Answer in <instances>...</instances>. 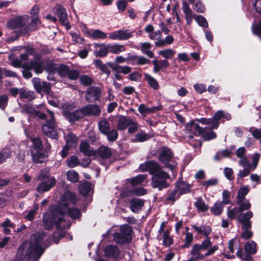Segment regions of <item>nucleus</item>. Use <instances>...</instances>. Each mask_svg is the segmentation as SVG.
<instances>
[{
  "mask_svg": "<svg viewBox=\"0 0 261 261\" xmlns=\"http://www.w3.org/2000/svg\"><path fill=\"white\" fill-rule=\"evenodd\" d=\"M151 44L149 42H144L141 44V50L142 52L150 58L154 57L153 53L150 50Z\"/></svg>",
  "mask_w": 261,
  "mask_h": 261,
  "instance_id": "37",
  "label": "nucleus"
},
{
  "mask_svg": "<svg viewBox=\"0 0 261 261\" xmlns=\"http://www.w3.org/2000/svg\"><path fill=\"white\" fill-rule=\"evenodd\" d=\"M223 116L224 113L221 111H218L216 113L214 117L211 118L213 123V124H212L213 128H216L218 126L219 120L221 118H223Z\"/></svg>",
  "mask_w": 261,
  "mask_h": 261,
  "instance_id": "48",
  "label": "nucleus"
},
{
  "mask_svg": "<svg viewBox=\"0 0 261 261\" xmlns=\"http://www.w3.org/2000/svg\"><path fill=\"white\" fill-rule=\"evenodd\" d=\"M11 154V150L9 148L4 149L0 153V164L10 158Z\"/></svg>",
  "mask_w": 261,
  "mask_h": 261,
  "instance_id": "52",
  "label": "nucleus"
},
{
  "mask_svg": "<svg viewBox=\"0 0 261 261\" xmlns=\"http://www.w3.org/2000/svg\"><path fill=\"white\" fill-rule=\"evenodd\" d=\"M126 48L124 45L119 44H109L110 52L114 54H118L123 52Z\"/></svg>",
  "mask_w": 261,
  "mask_h": 261,
  "instance_id": "34",
  "label": "nucleus"
},
{
  "mask_svg": "<svg viewBox=\"0 0 261 261\" xmlns=\"http://www.w3.org/2000/svg\"><path fill=\"white\" fill-rule=\"evenodd\" d=\"M108 65L113 71L119 73H121L126 74L130 73L132 70V68L129 66H119L112 62L109 63Z\"/></svg>",
  "mask_w": 261,
  "mask_h": 261,
  "instance_id": "19",
  "label": "nucleus"
},
{
  "mask_svg": "<svg viewBox=\"0 0 261 261\" xmlns=\"http://www.w3.org/2000/svg\"><path fill=\"white\" fill-rule=\"evenodd\" d=\"M80 150L86 156H96V151L93 150L86 141L81 142L80 145Z\"/></svg>",
  "mask_w": 261,
  "mask_h": 261,
  "instance_id": "17",
  "label": "nucleus"
},
{
  "mask_svg": "<svg viewBox=\"0 0 261 261\" xmlns=\"http://www.w3.org/2000/svg\"><path fill=\"white\" fill-rule=\"evenodd\" d=\"M31 140L32 142V145L30 148L31 152H34V150L42 149V143L39 138H31Z\"/></svg>",
  "mask_w": 261,
  "mask_h": 261,
  "instance_id": "33",
  "label": "nucleus"
},
{
  "mask_svg": "<svg viewBox=\"0 0 261 261\" xmlns=\"http://www.w3.org/2000/svg\"><path fill=\"white\" fill-rule=\"evenodd\" d=\"M94 46L95 50L94 51V54L96 57H104L110 52L109 44L96 43L94 44Z\"/></svg>",
  "mask_w": 261,
  "mask_h": 261,
  "instance_id": "15",
  "label": "nucleus"
},
{
  "mask_svg": "<svg viewBox=\"0 0 261 261\" xmlns=\"http://www.w3.org/2000/svg\"><path fill=\"white\" fill-rule=\"evenodd\" d=\"M66 164L69 167L73 168L79 165L80 161L77 156L73 155L68 158Z\"/></svg>",
  "mask_w": 261,
  "mask_h": 261,
  "instance_id": "50",
  "label": "nucleus"
},
{
  "mask_svg": "<svg viewBox=\"0 0 261 261\" xmlns=\"http://www.w3.org/2000/svg\"><path fill=\"white\" fill-rule=\"evenodd\" d=\"M172 244V239L169 236V232L165 231L163 234V245L169 246Z\"/></svg>",
  "mask_w": 261,
  "mask_h": 261,
  "instance_id": "58",
  "label": "nucleus"
},
{
  "mask_svg": "<svg viewBox=\"0 0 261 261\" xmlns=\"http://www.w3.org/2000/svg\"><path fill=\"white\" fill-rule=\"evenodd\" d=\"M34 87L37 92L40 93L44 91L49 93L50 90L49 84L46 82H42L39 78H33L32 80Z\"/></svg>",
  "mask_w": 261,
  "mask_h": 261,
  "instance_id": "12",
  "label": "nucleus"
},
{
  "mask_svg": "<svg viewBox=\"0 0 261 261\" xmlns=\"http://www.w3.org/2000/svg\"><path fill=\"white\" fill-rule=\"evenodd\" d=\"M153 65V72L154 73L159 72L163 68H167L169 66V63L166 60H154L152 61Z\"/></svg>",
  "mask_w": 261,
  "mask_h": 261,
  "instance_id": "26",
  "label": "nucleus"
},
{
  "mask_svg": "<svg viewBox=\"0 0 261 261\" xmlns=\"http://www.w3.org/2000/svg\"><path fill=\"white\" fill-rule=\"evenodd\" d=\"M68 209L66 203H60L58 206H52L50 211L45 214L43 217L44 226L46 229H50L55 225L59 230L68 228L70 224L64 219Z\"/></svg>",
  "mask_w": 261,
  "mask_h": 261,
  "instance_id": "1",
  "label": "nucleus"
},
{
  "mask_svg": "<svg viewBox=\"0 0 261 261\" xmlns=\"http://www.w3.org/2000/svg\"><path fill=\"white\" fill-rule=\"evenodd\" d=\"M130 208L134 213H137L144 205V201L137 198L130 199Z\"/></svg>",
  "mask_w": 261,
  "mask_h": 261,
  "instance_id": "23",
  "label": "nucleus"
},
{
  "mask_svg": "<svg viewBox=\"0 0 261 261\" xmlns=\"http://www.w3.org/2000/svg\"><path fill=\"white\" fill-rule=\"evenodd\" d=\"M96 152V156L95 157L98 156L103 159H109L112 155L110 148L105 146H100Z\"/></svg>",
  "mask_w": 261,
  "mask_h": 261,
  "instance_id": "24",
  "label": "nucleus"
},
{
  "mask_svg": "<svg viewBox=\"0 0 261 261\" xmlns=\"http://www.w3.org/2000/svg\"><path fill=\"white\" fill-rule=\"evenodd\" d=\"M161 166L156 162L151 161L149 164V172L152 176L157 173L162 171Z\"/></svg>",
  "mask_w": 261,
  "mask_h": 261,
  "instance_id": "36",
  "label": "nucleus"
},
{
  "mask_svg": "<svg viewBox=\"0 0 261 261\" xmlns=\"http://www.w3.org/2000/svg\"><path fill=\"white\" fill-rule=\"evenodd\" d=\"M150 137L145 133H140L135 136L134 142H144L149 139Z\"/></svg>",
  "mask_w": 261,
  "mask_h": 261,
  "instance_id": "55",
  "label": "nucleus"
},
{
  "mask_svg": "<svg viewBox=\"0 0 261 261\" xmlns=\"http://www.w3.org/2000/svg\"><path fill=\"white\" fill-rule=\"evenodd\" d=\"M132 36L133 32L128 29L119 30L109 34V38L112 40H126Z\"/></svg>",
  "mask_w": 261,
  "mask_h": 261,
  "instance_id": "9",
  "label": "nucleus"
},
{
  "mask_svg": "<svg viewBox=\"0 0 261 261\" xmlns=\"http://www.w3.org/2000/svg\"><path fill=\"white\" fill-rule=\"evenodd\" d=\"M0 226L3 228V231L5 234H9L11 232V229H13L15 227V224L8 218L6 219L5 221L1 223Z\"/></svg>",
  "mask_w": 261,
  "mask_h": 261,
  "instance_id": "32",
  "label": "nucleus"
},
{
  "mask_svg": "<svg viewBox=\"0 0 261 261\" xmlns=\"http://www.w3.org/2000/svg\"><path fill=\"white\" fill-rule=\"evenodd\" d=\"M37 110L31 106L25 105L23 107L22 113H26L31 116H34Z\"/></svg>",
  "mask_w": 261,
  "mask_h": 261,
  "instance_id": "59",
  "label": "nucleus"
},
{
  "mask_svg": "<svg viewBox=\"0 0 261 261\" xmlns=\"http://www.w3.org/2000/svg\"><path fill=\"white\" fill-rule=\"evenodd\" d=\"M69 216L73 219H77L81 216L80 210L75 208H70L68 210Z\"/></svg>",
  "mask_w": 261,
  "mask_h": 261,
  "instance_id": "62",
  "label": "nucleus"
},
{
  "mask_svg": "<svg viewBox=\"0 0 261 261\" xmlns=\"http://www.w3.org/2000/svg\"><path fill=\"white\" fill-rule=\"evenodd\" d=\"M222 201L221 202L223 203V205H226L230 203V192L229 191L227 190H224L222 193Z\"/></svg>",
  "mask_w": 261,
  "mask_h": 261,
  "instance_id": "61",
  "label": "nucleus"
},
{
  "mask_svg": "<svg viewBox=\"0 0 261 261\" xmlns=\"http://www.w3.org/2000/svg\"><path fill=\"white\" fill-rule=\"evenodd\" d=\"M105 252L107 256L114 258L117 257L119 254L118 247L113 245L107 246L105 249Z\"/></svg>",
  "mask_w": 261,
  "mask_h": 261,
  "instance_id": "30",
  "label": "nucleus"
},
{
  "mask_svg": "<svg viewBox=\"0 0 261 261\" xmlns=\"http://www.w3.org/2000/svg\"><path fill=\"white\" fill-rule=\"evenodd\" d=\"M212 243L211 242L210 238L207 237L203 240L201 244H199L200 248L201 250H205L211 246Z\"/></svg>",
  "mask_w": 261,
  "mask_h": 261,
  "instance_id": "64",
  "label": "nucleus"
},
{
  "mask_svg": "<svg viewBox=\"0 0 261 261\" xmlns=\"http://www.w3.org/2000/svg\"><path fill=\"white\" fill-rule=\"evenodd\" d=\"M147 177L146 174H140L137 176L128 179L130 183L133 186H136L141 184Z\"/></svg>",
  "mask_w": 261,
  "mask_h": 261,
  "instance_id": "46",
  "label": "nucleus"
},
{
  "mask_svg": "<svg viewBox=\"0 0 261 261\" xmlns=\"http://www.w3.org/2000/svg\"><path fill=\"white\" fill-rule=\"evenodd\" d=\"M47 237L43 233H35L32 235L30 243V247L26 255L30 261H36L38 259L44 250L43 244Z\"/></svg>",
  "mask_w": 261,
  "mask_h": 261,
  "instance_id": "3",
  "label": "nucleus"
},
{
  "mask_svg": "<svg viewBox=\"0 0 261 261\" xmlns=\"http://www.w3.org/2000/svg\"><path fill=\"white\" fill-rule=\"evenodd\" d=\"M85 33L94 39H105L107 37V34L99 30H91L85 32Z\"/></svg>",
  "mask_w": 261,
  "mask_h": 261,
  "instance_id": "22",
  "label": "nucleus"
},
{
  "mask_svg": "<svg viewBox=\"0 0 261 261\" xmlns=\"http://www.w3.org/2000/svg\"><path fill=\"white\" fill-rule=\"evenodd\" d=\"M202 251L200 248L199 244H195L192 247L191 254V257L187 261H194L198 259H203L204 258V254L201 255L200 254V252Z\"/></svg>",
  "mask_w": 261,
  "mask_h": 261,
  "instance_id": "21",
  "label": "nucleus"
},
{
  "mask_svg": "<svg viewBox=\"0 0 261 261\" xmlns=\"http://www.w3.org/2000/svg\"><path fill=\"white\" fill-rule=\"evenodd\" d=\"M131 122V119L124 116H119L117 121V129L120 130L125 129Z\"/></svg>",
  "mask_w": 261,
  "mask_h": 261,
  "instance_id": "28",
  "label": "nucleus"
},
{
  "mask_svg": "<svg viewBox=\"0 0 261 261\" xmlns=\"http://www.w3.org/2000/svg\"><path fill=\"white\" fill-rule=\"evenodd\" d=\"M54 177H45L38 185L37 190L39 193H43L49 191L56 184Z\"/></svg>",
  "mask_w": 261,
  "mask_h": 261,
  "instance_id": "10",
  "label": "nucleus"
},
{
  "mask_svg": "<svg viewBox=\"0 0 261 261\" xmlns=\"http://www.w3.org/2000/svg\"><path fill=\"white\" fill-rule=\"evenodd\" d=\"M38 12L39 7L34 6L31 10L32 19L31 22L29 17L24 15L11 20L9 25L12 29H19L24 34L34 31L40 24V21L37 16Z\"/></svg>",
  "mask_w": 261,
  "mask_h": 261,
  "instance_id": "2",
  "label": "nucleus"
},
{
  "mask_svg": "<svg viewBox=\"0 0 261 261\" xmlns=\"http://www.w3.org/2000/svg\"><path fill=\"white\" fill-rule=\"evenodd\" d=\"M19 96L21 99H27L29 100H31L34 98L33 92L27 91L23 89H20Z\"/></svg>",
  "mask_w": 261,
  "mask_h": 261,
  "instance_id": "47",
  "label": "nucleus"
},
{
  "mask_svg": "<svg viewBox=\"0 0 261 261\" xmlns=\"http://www.w3.org/2000/svg\"><path fill=\"white\" fill-rule=\"evenodd\" d=\"M95 66L99 68L102 72L109 75L110 74V70L106 64H104L99 60H96L94 61Z\"/></svg>",
  "mask_w": 261,
  "mask_h": 261,
  "instance_id": "45",
  "label": "nucleus"
},
{
  "mask_svg": "<svg viewBox=\"0 0 261 261\" xmlns=\"http://www.w3.org/2000/svg\"><path fill=\"white\" fill-rule=\"evenodd\" d=\"M85 116L99 115L101 112L99 107L96 105H88L83 108Z\"/></svg>",
  "mask_w": 261,
  "mask_h": 261,
  "instance_id": "16",
  "label": "nucleus"
},
{
  "mask_svg": "<svg viewBox=\"0 0 261 261\" xmlns=\"http://www.w3.org/2000/svg\"><path fill=\"white\" fill-rule=\"evenodd\" d=\"M195 205L201 211L205 212L208 210V206L205 204L201 198H198L195 202Z\"/></svg>",
  "mask_w": 261,
  "mask_h": 261,
  "instance_id": "56",
  "label": "nucleus"
},
{
  "mask_svg": "<svg viewBox=\"0 0 261 261\" xmlns=\"http://www.w3.org/2000/svg\"><path fill=\"white\" fill-rule=\"evenodd\" d=\"M179 196V194L176 189H175L168 193L166 199L167 201L173 202L175 200L178 198Z\"/></svg>",
  "mask_w": 261,
  "mask_h": 261,
  "instance_id": "54",
  "label": "nucleus"
},
{
  "mask_svg": "<svg viewBox=\"0 0 261 261\" xmlns=\"http://www.w3.org/2000/svg\"><path fill=\"white\" fill-rule=\"evenodd\" d=\"M159 109L158 107H146L144 105L141 104L138 107V111L139 112L145 116L150 113L154 112L155 111L159 110Z\"/></svg>",
  "mask_w": 261,
  "mask_h": 261,
  "instance_id": "35",
  "label": "nucleus"
},
{
  "mask_svg": "<svg viewBox=\"0 0 261 261\" xmlns=\"http://www.w3.org/2000/svg\"><path fill=\"white\" fill-rule=\"evenodd\" d=\"M256 244L253 241H249L246 243L245 250L247 254H255L256 252Z\"/></svg>",
  "mask_w": 261,
  "mask_h": 261,
  "instance_id": "44",
  "label": "nucleus"
},
{
  "mask_svg": "<svg viewBox=\"0 0 261 261\" xmlns=\"http://www.w3.org/2000/svg\"><path fill=\"white\" fill-rule=\"evenodd\" d=\"M144 77L148 84L154 90H157L159 88V84L154 77L147 73L144 74Z\"/></svg>",
  "mask_w": 261,
  "mask_h": 261,
  "instance_id": "39",
  "label": "nucleus"
},
{
  "mask_svg": "<svg viewBox=\"0 0 261 261\" xmlns=\"http://www.w3.org/2000/svg\"><path fill=\"white\" fill-rule=\"evenodd\" d=\"M248 192L249 189L248 188L246 187H243L241 188L238 191L237 200L245 199V196L248 194Z\"/></svg>",
  "mask_w": 261,
  "mask_h": 261,
  "instance_id": "60",
  "label": "nucleus"
},
{
  "mask_svg": "<svg viewBox=\"0 0 261 261\" xmlns=\"http://www.w3.org/2000/svg\"><path fill=\"white\" fill-rule=\"evenodd\" d=\"M224 205L221 201H217L212 207L211 212L215 215H219L221 214Z\"/></svg>",
  "mask_w": 261,
  "mask_h": 261,
  "instance_id": "41",
  "label": "nucleus"
},
{
  "mask_svg": "<svg viewBox=\"0 0 261 261\" xmlns=\"http://www.w3.org/2000/svg\"><path fill=\"white\" fill-rule=\"evenodd\" d=\"M92 185L87 181L81 182L79 186V191L82 195L87 196L90 195L93 193Z\"/></svg>",
  "mask_w": 261,
  "mask_h": 261,
  "instance_id": "18",
  "label": "nucleus"
},
{
  "mask_svg": "<svg viewBox=\"0 0 261 261\" xmlns=\"http://www.w3.org/2000/svg\"><path fill=\"white\" fill-rule=\"evenodd\" d=\"M192 227L196 231L198 234H202L206 238L211 233V228L208 226L201 225L198 226L196 225H193Z\"/></svg>",
  "mask_w": 261,
  "mask_h": 261,
  "instance_id": "29",
  "label": "nucleus"
},
{
  "mask_svg": "<svg viewBox=\"0 0 261 261\" xmlns=\"http://www.w3.org/2000/svg\"><path fill=\"white\" fill-rule=\"evenodd\" d=\"M31 154L34 162L37 163L44 162L47 160V156L43 152L42 149L34 150V152H31Z\"/></svg>",
  "mask_w": 261,
  "mask_h": 261,
  "instance_id": "25",
  "label": "nucleus"
},
{
  "mask_svg": "<svg viewBox=\"0 0 261 261\" xmlns=\"http://www.w3.org/2000/svg\"><path fill=\"white\" fill-rule=\"evenodd\" d=\"M64 115L69 121H77L85 117V114L83 108L79 109L73 113L69 112L68 110L64 111Z\"/></svg>",
  "mask_w": 261,
  "mask_h": 261,
  "instance_id": "13",
  "label": "nucleus"
},
{
  "mask_svg": "<svg viewBox=\"0 0 261 261\" xmlns=\"http://www.w3.org/2000/svg\"><path fill=\"white\" fill-rule=\"evenodd\" d=\"M45 62L44 61L37 60L30 63H24V66L30 69H34L37 73L42 72Z\"/></svg>",
  "mask_w": 261,
  "mask_h": 261,
  "instance_id": "14",
  "label": "nucleus"
},
{
  "mask_svg": "<svg viewBox=\"0 0 261 261\" xmlns=\"http://www.w3.org/2000/svg\"><path fill=\"white\" fill-rule=\"evenodd\" d=\"M98 127L101 133L104 135L110 129V124L106 119H102L99 122Z\"/></svg>",
  "mask_w": 261,
  "mask_h": 261,
  "instance_id": "40",
  "label": "nucleus"
},
{
  "mask_svg": "<svg viewBox=\"0 0 261 261\" xmlns=\"http://www.w3.org/2000/svg\"><path fill=\"white\" fill-rule=\"evenodd\" d=\"M253 217V213L251 211L240 214L237 218L238 220L242 224V229L243 232L242 237L245 239H248L252 237V232L249 230L251 227V222L249 220Z\"/></svg>",
  "mask_w": 261,
  "mask_h": 261,
  "instance_id": "5",
  "label": "nucleus"
},
{
  "mask_svg": "<svg viewBox=\"0 0 261 261\" xmlns=\"http://www.w3.org/2000/svg\"><path fill=\"white\" fill-rule=\"evenodd\" d=\"M186 129L188 131L196 136L200 135L203 132V128L200 127L197 123L194 122H191L188 124Z\"/></svg>",
  "mask_w": 261,
  "mask_h": 261,
  "instance_id": "27",
  "label": "nucleus"
},
{
  "mask_svg": "<svg viewBox=\"0 0 261 261\" xmlns=\"http://www.w3.org/2000/svg\"><path fill=\"white\" fill-rule=\"evenodd\" d=\"M108 139L110 141H114L118 138V132L117 130L114 129L111 130L110 129L108 131V132L105 134Z\"/></svg>",
  "mask_w": 261,
  "mask_h": 261,
  "instance_id": "57",
  "label": "nucleus"
},
{
  "mask_svg": "<svg viewBox=\"0 0 261 261\" xmlns=\"http://www.w3.org/2000/svg\"><path fill=\"white\" fill-rule=\"evenodd\" d=\"M169 178V175L164 171L154 174L151 178L152 187L160 190L165 188L168 186L167 180Z\"/></svg>",
  "mask_w": 261,
  "mask_h": 261,
  "instance_id": "7",
  "label": "nucleus"
},
{
  "mask_svg": "<svg viewBox=\"0 0 261 261\" xmlns=\"http://www.w3.org/2000/svg\"><path fill=\"white\" fill-rule=\"evenodd\" d=\"M80 82L82 84L85 86H88L93 83V80L88 75H84L81 76Z\"/></svg>",
  "mask_w": 261,
  "mask_h": 261,
  "instance_id": "63",
  "label": "nucleus"
},
{
  "mask_svg": "<svg viewBox=\"0 0 261 261\" xmlns=\"http://www.w3.org/2000/svg\"><path fill=\"white\" fill-rule=\"evenodd\" d=\"M100 95V89L96 87H90L86 91V99L89 102H93L98 100Z\"/></svg>",
  "mask_w": 261,
  "mask_h": 261,
  "instance_id": "11",
  "label": "nucleus"
},
{
  "mask_svg": "<svg viewBox=\"0 0 261 261\" xmlns=\"http://www.w3.org/2000/svg\"><path fill=\"white\" fill-rule=\"evenodd\" d=\"M237 203L239 205L240 212L249 209L251 207V204L247 199H239L237 200Z\"/></svg>",
  "mask_w": 261,
  "mask_h": 261,
  "instance_id": "38",
  "label": "nucleus"
},
{
  "mask_svg": "<svg viewBox=\"0 0 261 261\" xmlns=\"http://www.w3.org/2000/svg\"><path fill=\"white\" fill-rule=\"evenodd\" d=\"M172 158V153L170 149L167 148H163L159 156L160 161L163 164L166 165L167 167L173 171L175 169L176 163L173 162L172 164H169Z\"/></svg>",
  "mask_w": 261,
  "mask_h": 261,
  "instance_id": "8",
  "label": "nucleus"
},
{
  "mask_svg": "<svg viewBox=\"0 0 261 261\" xmlns=\"http://www.w3.org/2000/svg\"><path fill=\"white\" fill-rule=\"evenodd\" d=\"M175 189L180 195L181 194H185L189 191L190 186L189 185L187 184L183 181H179L176 184Z\"/></svg>",
  "mask_w": 261,
  "mask_h": 261,
  "instance_id": "31",
  "label": "nucleus"
},
{
  "mask_svg": "<svg viewBox=\"0 0 261 261\" xmlns=\"http://www.w3.org/2000/svg\"><path fill=\"white\" fill-rule=\"evenodd\" d=\"M69 69L68 66L61 64L57 68L56 71L61 76L64 77L67 75Z\"/></svg>",
  "mask_w": 261,
  "mask_h": 261,
  "instance_id": "51",
  "label": "nucleus"
},
{
  "mask_svg": "<svg viewBox=\"0 0 261 261\" xmlns=\"http://www.w3.org/2000/svg\"><path fill=\"white\" fill-rule=\"evenodd\" d=\"M67 178L68 180L72 182H75L79 180V175L77 172L73 170H69L67 172Z\"/></svg>",
  "mask_w": 261,
  "mask_h": 261,
  "instance_id": "49",
  "label": "nucleus"
},
{
  "mask_svg": "<svg viewBox=\"0 0 261 261\" xmlns=\"http://www.w3.org/2000/svg\"><path fill=\"white\" fill-rule=\"evenodd\" d=\"M182 10L185 14V17H195V15L190 8L189 5L185 2L182 3Z\"/></svg>",
  "mask_w": 261,
  "mask_h": 261,
  "instance_id": "53",
  "label": "nucleus"
},
{
  "mask_svg": "<svg viewBox=\"0 0 261 261\" xmlns=\"http://www.w3.org/2000/svg\"><path fill=\"white\" fill-rule=\"evenodd\" d=\"M175 53L174 50L169 48L159 51V54L165 59H170L174 56Z\"/></svg>",
  "mask_w": 261,
  "mask_h": 261,
  "instance_id": "43",
  "label": "nucleus"
},
{
  "mask_svg": "<svg viewBox=\"0 0 261 261\" xmlns=\"http://www.w3.org/2000/svg\"><path fill=\"white\" fill-rule=\"evenodd\" d=\"M49 119L47 120L43 124L42 129L43 134L52 139H57L58 138V126L55 121L54 113L49 111Z\"/></svg>",
  "mask_w": 261,
  "mask_h": 261,
  "instance_id": "4",
  "label": "nucleus"
},
{
  "mask_svg": "<svg viewBox=\"0 0 261 261\" xmlns=\"http://www.w3.org/2000/svg\"><path fill=\"white\" fill-rule=\"evenodd\" d=\"M132 233V228L128 225H124L120 227L119 232L114 235L115 241L119 244H125L129 242Z\"/></svg>",
  "mask_w": 261,
  "mask_h": 261,
  "instance_id": "6",
  "label": "nucleus"
},
{
  "mask_svg": "<svg viewBox=\"0 0 261 261\" xmlns=\"http://www.w3.org/2000/svg\"><path fill=\"white\" fill-rule=\"evenodd\" d=\"M64 137L66 140L67 146H73L76 144L77 138L72 133L69 132Z\"/></svg>",
  "mask_w": 261,
  "mask_h": 261,
  "instance_id": "42",
  "label": "nucleus"
},
{
  "mask_svg": "<svg viewBox=\"0 0 261 261\" xmlns=\"http://www.w3.org/2000/svg\"><path fill=\"white\" fill-rule=\"evenodd\" d=\"M56 13L58 16L60 21L63 24L67 25V29H69L70 27L67 24V14L66 10L61 6H57L56 8Z\"/></svg>",
  "mask_w": 261,
  "mask_h": 261,
  "instance_id": "20",
  "label": "nucleus"
}]
</instances>
